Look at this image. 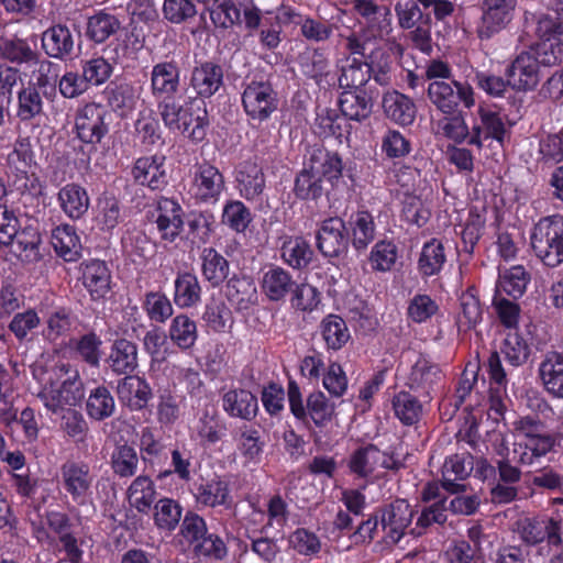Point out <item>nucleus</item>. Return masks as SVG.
<instances>
[{
    "mask_svg": "<svg viewBox=\"0 0 563 563\" xmlns=\"http://www.w3.org/2000/svg\"><path fill=\"white\" fill-rule=\"evenodd\" d=\"M413 511L405 499L391 503L383 512L382 526L394 542H398L412 519Z\"/></svg>",
    "mask_w": 563,
    "mask_h": 563,
    "instance_id": "obj_24",
    "label": "nucleus"
},
{
    "mask_svg": "<svg viewBox=\"0 0 563 563\" xmlns=\"http://www.w3.org/2000/svg\"><path fill=\"white\" fill-rule=\"evenodd\" d=\"M439 366L424 356H419L411 366L407 386L419 395L429 396L433 386L440 380Z\"/></svg>",
    "mask_w": 563,
    "mask_h": 563,
    "instance_id": "obj_21",
    "label": "nucleus"
},
{
    "mask_svg": "<svg viewBox=\"0 0 563 563\" xmlns=\"http://www.w3.org/2000/svg\"><path fill=\"white\" fill-rule=\"evenodd\" d=\"M555 445V438L545 431L536 438L515 443L516 460L522 465H533L542 456L547 455Z\"/></svg>",
    "mask_w": 563,
    "mask_h": 563,
    "instance_id": "obj_26",
    "label": "nucleus"
},
{
    "mask_svg": "<svg viewBox=\"0 0 563 563\" xmlns=\"http://www.w3.org/2000/svg\"><path fill=\"white\" fill-rule=\"evenodd\" d=\"M322 180L308 165L298 174L295 181V194L303 200H316L323 194Z\"/></svg>",
    "mask_w": 563,
    "mask_h": 563,
    "instance_id": "obj_63",
    "label": "nucleus"
},
{
    "mask_svg": "<svg viewBox=\"0 0 563 563\" xmlns=\"http://www.w3.org/2000/svg\"><path fill=\"white\" fill-rule=\"evenodd\" d=\"M538 373L544 389L556 398H563V353H545Z\"/></svg>",
    "mask_w": 563,
    "mask_h": 563,
    "instance_id": "obj_20",
    "label": "nucleus"
},
{
    "mask_svg": "<svg viewBox=\"0 0 563 563\" xmlns=\"http://www.w3.org/2000/svg\"><path fill=\"white\" fill-rule=\"evenodd\" d=\"M121 218L120 203L115 197L103 195L97 200L95 222L100 230L107 232L113 230Z\"/></svg>",
    "mask_w": 563,
    "mask_h": 563,
    "instance_id": "obj_50",
    "label": "nucleus"
},
{
    "mask_svg": "<svg viewBox=\"0 0 563 563\" xmlns=\"http://www.w3.org/2000/svg\"><path fill=\"white\" fill-rule=\"evenodd\" d=\"M107 111L97 103L84 106L77 113L75 128L77 136L87 144H98L109 132Z\"/></svg>",
    "mask_w": 563,
    "mask_h": 563,
    "instance_id": "obj_9",
    "label": "nucleus"
},
{
    "mask_svg": "<svg viewBox=\"0 0 563 563\" xmlns=\"http://www.w3.org/2000/svg\"><path fill=\"white\" fill-rule=\"evenodd\" d=\"M115 408L114 399L106 387H97L87 399V412L96 420L110 417Z\"/></svg>",
    "mask_w": 563,
    "mask_h": 563,
    "instance_id": "obj_59",
    "label": "nucleus"
},
{
    "mask_svg": "<svg viewBox=\"0 0 563 563\" xmlns=\"http://www.w3.org/2000/svg\"><path fill=\"white\" fill-rule=\"evenodd\" d=\"M223 73L220 66L205 63L192 70L191 86L201 97H211L222 85Z\"/></svg>",
    "mask_w": 563,
    "mask_h": 563,
    "instance_id": "obj_36",
    "label": "nucleus"
},
{
    "mask_svg": "<svg viewBox=\"0 0 563 563\" xmlns=\"http://www.w3.org/2000/svg\"><path fill=\"white\" fill-rule=\"evenodd\" d=\"M36 162L30 139H19L7 158V175L20 190L35 189Z\"/></svg>",
    "mask_w": 563,
    "mask_h": 563,
    "instance_id": "obj_6",
    "label": "nucleus"
},
{
    "mask_svg": "<svg viewBox=\"0 0 563 563\" xmlns=\"http://www.w3.org/2000/svg\"><path fill=\"white\" fill-rule=\"evenodd\" d=\"M446 261L444 246L441 241L431 239L421 249L418 260V269L424 277L437 275Z\"/></svg>",
    "mask_w": 563,
    "mask_h": 563,
    "instance_id": "obj_45",
    "label": "nucleus"
},
{
    "mask_svg": "<svg viewBox=\"0 0 563 563\" xmlns=\"http://www.w3.org/2000/svg\"><path fill=\"white\" fill-rule=\"evenodd\" d=\"M117 393L120 401L131 410L144 408L152 395L148 384L139 376H126L121 379Z\"/></svg>",
    "mask_w": 563,
    "mask_h": 563,
    "instance_id": "obj_29",
    "label": "nucleus"
},
{
    "mask_svg": "<svg viewBox=\"0 0 563 563\" xmlns=\"http://www.w3.org/2000/svg\"><path fill=\"white\" fill-rule=\"evenodd\" d=\"M0 55L12 63L29 65L37 53L27 41L12 37L0 38Z\"/></svg>",
    "mask_w": 563,
    "mask_h": 563,
    "instance_id": "obj_54",
    "label": "nucleus"
},
{
    "mask_svg": "<svg viewBox=\"0 0 563 563\" xmlns=\"http://www.w3.org/2000/svg\"><path fill=\"white\" fill-rule=\"evenodd\" d=\"M380 150L390 159L404 158L411 152V143L398 130L388 129L382 136Z\"/></svg>",
    "mask_w": 563,
    "mask_h": 563,
    "instance_id": "obj_60",
    "label": "nucleus"
},
{
    "mask_svg": "<svg viewBox=\"0 0 563 563\" xmlns=\"http://www.w3.org/2000/svg\"><path fill=\"white\" fill-rule=\"evenodd\" d=\"M530 282V275L521 265H516L499 275L498 287L507 295L518 298L523 295Z\"/></svg>",
    "mask_w": 563,
    "mask_h": 563,
    "instance_id": "obj_56",
    "label": "nucleus"
},
{
    "mask_svg": "<svg viewBox=\"0 0 563 563\" xmlns=\"http://www.w3.org/2000/svg\"><path fill=\"white\" fill-rule=\"evenodd\" d=\"M459 310L455 322L459 331H470L475 329L483 319V308L478 297L473 289H468L460 297Z\"/></svg>",
    "mask_w": 563,
    "mask_h": 563,
    "instance_id": "obj_41",
    "label": "nucleus"
},
{
    "mask_svg": "<svg viewBox=\"0 0 563 563\" xmlns=\"http://www.w3.org/2000/svg\"><path fill=\"white\" fill-rule=\"evenodd\" d=\"M104 93L108 106L121 118L133 112L140 97L137 90L128 82L111 84Z\"/></svg>",
    "mask_w": 563,
    "mask_h": 563,
    "instance_id": "obj_33",
    "label": "nucleus"
},
{
    "mask_svg": "<svg viewBox=\"0 0 563 563\" xmlns=\"http://www.w3.org/2000/svg\"><path fill=\"white\" fill-rule=\"evenodd\" d=\"M339 86L343 91L363 90L371 79V66L354 56H346L340 60Z\"/></svg>",
    "mask_w": 563,
    "mask_h": 563,
    "instance_id": "obj_23",
    "label": "nucleus"
},
{
    "mask_svg": "<svg viewBox=\"0 0 563 563\" xmlns=\"http://www.w3.org/2000/svg\"><path fill=\"white\" fill-rule=\"evenodd\" d=\"M156 487L154 482L145 475L133 479L128 488V500L132 508L139 512L147 514L156 499Z\"/></svg>",
    "mask_w": 563,
    "mask_h": 563,
    "instance_id": "obj_42",
    "label": "nucleus"
},
{
    "mask_svg": "<svg viewBox=\"0 0 563 563\" xmlns=\"http://www.w3.org/2000/svg\"><path fill=\"white\" fill-rule=\"evenodd\" d=\"M240 195L246 200L257 199L265 188V176L260 165L254 162L242 163L236 170Z\"/></svg>",
    "mask_w": 563,
    "mask_h": 563,
    "instance_id": "obj_28",
    "label": "nucleus"
},
{
    "mask_svg": "<svg viewBox=\"0 0 563 563\" xmlns=\"http://www.w3.org/2000/svg\"><path fill=\"white\" fill-rule=\"evenodd\" d=\"M57 199L62 210L70 219H80L89 209L87 190L77 184H67L58 191Z\"/></svg>",
    "mask_w": 563,
    "mask_h": 563,
    "instance_id": "obj_31",
    "label": "nucleus"
},
{
    "mask_svg": "<svg viewBox=\"0 0 563 563\" xmlns=\"http://www.w3.org/2000/svg\"><path fill=\"white\" fill-rule=\"evenodd\" d=\"M227 297L239 309H247L257 300V289L249 277H233L227 285Z\"/></svg>",
    "mask_w": 563,
    "mask_h": 563,
    "instance_id": "obj_48",
    "label": "nucleus"
},
{
    "mask_svg": "<svg viewBox=\"0 0 563 563\" xmlns=\"http://www.w3.org/2000/svg\"><path fill=\"white\" fill-rule=\"evenodd\" d=\"M170 340L181 350L190 349L198 339V330L195 320L186 314L176 316L169 325Z\"/></svg>",
    "mask_w": 563,
    "mask_h": 563,
    "instance_id": "obj_49",
    "label": "nucleus"
},
{
    "mask_svg": "<svg viewBox=\"0 0 563 563\" xmlns=\"http://www.w3.org/2000/svg\"><path fill=\"white\" fill-rule=\"evenodd\" d=\"M352 243L356 250H365L375 238L373 216L367 211L356 212L350 222Z\"/></svg>",
    "mask_w": 563,
    "mask_h": 563,
    "instance_id": "obj_52",
    "label": "nucleus"
},
{
    "mask_svg": "<svg viewBox=\"0 0 563 563\" xmlns=\"http://www.w3.org/2000/svg\"><path fill=\"white\" fill-rule=\"evenodd\" d=\"M224 188V177L217 167L210 164L197 167L190 186V192L197 201L213 205Z\"/></svg>",
    "mask_w": 563,
    "mask_h": 563,
    "instance_id": "obj_12",
    "label": "nucleus"
},
{
    "mask_svg": "<svg viewBox=\"0 0 563 563\" xmlns=\"http://www.w3.org/2000/svg\"><path fill=\"white\" fill-rule=\"evenodd\" d=\"M195 103L191 99L180 103L175 97L158 101L157 108L166 128L185 134L194 122Z\"/></svg>",
    "mask_w": 563,
    "mask_h": 563,
    "instance_id": "obj_17",
    "label": "nucleus"
},
{
    "mask_svg": "<svg viewBox=\"0 0 563 563\" xmlns=\"http://www.w3.org/2000/svg\"><path fill=\"white\" fill-rule=\"evenodd\" d=\"M530 244L543 265L551 268L560 266L563 263V217L541 218L531 230Z\"/></svg>",
    "mask_w": 563,
    "mask_h": 563,
    "instance_id": "obj_2",
    "label": "nucleus"
},
{
    "mask_svg": "<svg viewBox=\"0 0 563 563\" xmlns=\"http://www.w3.org/2000/svg\"><path fill=\"white\" fill-rule=\"evenodd\" d=\"M339 106L345 118L357 122L366 120L373 110V103L364 90L342 91Z\"/></svg>",
    "mask_w": 563,
    "mask_h": 563,
    "instance_id": "obj_39",
    "label": "nucleus"
},
{
    "mask_svg": "<svg viewBox=\"0 0 563 563\" xmlns=\"http://www.w3.org/2000/svg\"><path fill=\"white\" fill-rule=\"evenodd\" d=\"M477 114L482 122V128L485 129V139H493L503 145L507 129L500 113L488 107L479 106Z\"/></svg>",
    "mask_w": 563,
    "mask_h": 563,
    "instance_id": "obj_61",
    "label": "nucleus"
},
{
    "mask_svg": "<svg viewBox=\"0 0 563 563\" xmlns=\"http://www.w3.org/2000/svg\"><path fill=\"white\" fill-rule=\"evenodd\" d=\"M307 165L321 180L324 179L332 187L339 186L342 180L343 162L335 152H330L322 147L313 148Z\"/></svg>",
    "mask_w": 563,
    "mask_h": 563,
    "instance_id": "obj_18",
    "label": "nucleus"
},
{
    "mask_svg": "<svg viewBox=\"0 0 563 563\" xmlns=\"http://www.w3.org/2000/svg\"><path fill=\"white\" fill-rule=\"evenodd\" d=\"M515 532L522 543L534 547L547 542L559 548L563 543V521L560 515L523 517L516 522Z\"/></svg>",
    "mask_w": 563,
    "mask_h": 563,
    "instance_id": "obj_3",
    "label": "nucleus"
},
{
    "mask_svg": "<svg viewBox=\"0 0 563 563\" xmlns=\"http://www.w3.org/2000/svg\"><path fill=\"white\" fill-rule=\"evenodd\" d=\"M294 286L290 273L279 266L272 265L263 273L261 287L272 301L284 299Z\"/></svg>",
    "mask_w": 563,
    "mask_h": 563,
    "instance_id": "obj_34",
    "label": "nucleus"
},
{
    "mask_svg": "<svg viewBox=\"0 0 563 563\" xmlns=\"http://www.w3.org/2000/svg\"><path fill=\"white\" fill-rule=\"evenodd\" d=\"M107 363L117 374L132 373L137 367L136 345L125 339L114 341Z\"/></svg>",
    "mask_w": 563,
    "mask_h": 563,
    "instance_id": "obj_37",
    "label": "nucleus"
},
{
    "mask_svg": "<svg viewBox=\"0 0 563 563\" xmlns=\"http://www.w3.org/2000/svg\"><path fill=\"white\" fill-rule=\"evenodd\" d=\"M69 527L70 520L68 516L57 510L46 511L38 522H32V531L38 542L51 543L54 540L52 534L58 536L68 559L73 563H77L82 552L78 547L77 539L69 533Z\"/></svg>",
    "mask_w": 563,
    "mask_h": 563,
    "instance_id": "obj_4",
    "label": "nucleus"
},
{
    "mask_svg": "<svg viewBox=\"0 0 563 563\" xmlns=\"http://www.w3.org/2000/svg\"><path fill=\"white\" fill-rule=\"evenodd\" d=\"M82 283L93 300L104 298L110 291L111 274L104 262H87L82 268Z\"/></svg>",
    "mask_w": 563,
    "mask_h": 563,
    "instance_id": "obj_27",
    "label": "nucleus"
},
{
    "mask_svg": "<svg viewBox=\"0 0 563 563\" xmlns=\"http://www.w3.org/2000/svg\"><path fill=\"white\" fill-rule=\"evenodd\" d=\"M507 82L516 91L527 92L534 90L541 79L540 67L533 53L521 52L506 70Z\"/></svg>",
    "mask_w": 563,
    "mask_h": 563,
    "instance_id": "obj_11",
    "label": "nucleus"
},
{
    "mask_svg": "<svg viewBox=\"0 0 563 563\" xmlns=\"http://www.w3.org/2000/svg\"><path fill=\"white\" fill-rule=\"evenodd\" d=\"M242 103L251 119L262 122L277 110L278 100L269 84L252 81L243 91Z\"/></svg>",
    "mask_w": 563,
    "mask_h": 563,
    "instance_id": "obj_8",
    "label": "nucleus"
},
{
    "mask_svg": "<svg viewBox=\"0 0 563 563\" xmlns=\"http://www.w3.org/2000/svg\"><path fill=\"white\" fill-rule=\"evenodd\" d=\"M174 287V302L178 308H190L200 301L201 287L195 274H178Z\"/></svg>",
    "mask_w": 563,
    "mask_h": 563,
    "instance_id": "obj_43",
    "label": "nucleus"
},
{
    "mask_svg": "<svg viewBox=\"0 0 563 563\" xmlns=\"http://www.w3.org/2000/svg\"><path fill=\"white\" fill-rule=\"evenodd\" d=\"M13 385V374L0 366V423L5 427H11L16 421V409L10 398Z\"/></svg>",
    "mask_w": 563,
    "mask_h": 563,
    "instance_id": "obj_53",
    "label": "nucleus"
},
{
    "mask_svg": "<svg viewBox=\"0 0 563 563\" xmlns=\"http://www.w3.org/2000/svg\"><path fill=\"white\" fill-rule=\"evenodd\" d=\"M250 209L240 200H229L224 203L222 223L238 233L244 232L252 222Z\"/></svg>",
    "mask_w": 563,
    "mask_h": 563,
    "instance_id": "obj_55",
    "label": "nucleus"
},
{
    "mask_svg": "<svg viewBox=\"0 0 563 563\" xmlns=\"http://www.w3.org/2000/svg\"><path fill=\"white\" fill-rule=\"evenodd\" d=\"M316 240L317 247L324 256H339L347 247L344 221L338 217L323 220L317 232Z\"/></svg>",
    "mask_w": 563,
    "mask_h": 563,
    "instance_id": "obj_14",
    "label": "nucleus"
},
{
    "mask_svg": "<svg viewBox=\"0 0 563 563\" xmlns=\"http://www.w3.org/2000/svg\"><path fill=\"white\" fill-rule=\"evenodd\" d=\"M180 87V69L175 62H161L151 71V91L158 100L175 98Z\"/></svg>",
    "mask_w": 563,
    "mask_h": 563,
    "instance_id": "obj_15",
    "label": "nucleus"
},
{
    "mask_svg": "<svg viewBox=\"0 0 563 563\" xmlns=\"http://www.w3.org/2000/svg\"><path fill=\"white\" fill-rule=\"evenodd\" d=\"M431 103L443 114H454L460 103L467 109L475 106V92L467 82L456 80L431 81L428 86Z\"/></svg>",
    "mask_w": 563,
    "mask_h": 563,
    "instance_id": "obj_5",
    "label": "nucleus"
},
{
    "mask_svg": "<svg viewBox=\"0 0 563 563\" xmlns=\"http://www.w3.org/2000/svg\"><path fill=\"white\" fill-rule=\"evenodd\" d=\"M282 258L292 268H303L312 260L313 251L301 236H287L282 244Z\"/></svg>",
    "mask_w": 563,
    "mask_h": 563,
    "instance_id": "obj_44",
    "label": "nucleus"
},
{
    "mask_svg": "<svg viewBox=\"0 0 563 563\" xmlns=\"http://www.w3.org/2000/svg\"><path fill=\"white\" fill-rule=\"evenodd\" d=\"M517 0H484L483 14L476 26L481 38H490L511 20Z\"/></svg>",
    "mask_w": 563,
    "mask_h": 563,
    "instance_id": "obj_13",
    "label": "nucleus"
},
{
    "mask_svg": "<svg viewBox=\"0 0 563 563\" xmlns=\"http://www.w3.org/2000/svg\"><path fill=\"white\" fill-rule=\"evenodd\" d=\"M473 456L470 454H454L449 456L442 466V486L451 493L464 488L457 483L465 479L473 471Z\"/></svg>",
    "mask_w": 563,
    "mask_h": 563,
    "instance_id": "obj_25",
    "label": "nucleus"
},
{
    "mask_svg": "<svg viewBox=\"0 0 563 563\" xmlns=\"http://www.w3.org/2000/svg\"><path fill=\"white\" fill-rule=\"evenodd\" d=\"M34 379L40 388L36 397L54 415H63L62 428L71 438L82 440L87 422L76 410L82 397V384L79 373L68 363L51 355H41L32 366Z\"/></svg>",
    "mask_w": 563,
    "mask_h": 563,
    "instance_id": "obj_1",
    "label": "nucleus"
},
{
    "mask_svg": "<svg viewBox=\"0 0 563 563\" xmlns=\"http://www.w3.org/2000/svg\"><path fill=\"white\" fill-rule=\"evenodd\" d=\"M132 176L136 184L152 190H159L167 184L165 156H143L135 161Z\"/></svg>",
    "mask_w": 563,
    "mask_h": 563,
    "instance_id": "obj_16",
    "label": "nucleus"
},
{
    "mask_svg": "<svg viewBox=\"0 0 563 563\" xmlns=\"http://www.w3.org/2000/svg\"><path fill=\"white\" fill-rule=\"evenodd\" d=\"M501 353L510 365L517 367L528 361L530 347L517 332H509L504 341Z\"/></svg>",
    "mask_w": 563,
    "mask_h": 563,
    "instance_id": "obj_64",
    "label": "nucleus"
},
{
    "mask_svg": "<svg viewBox=\"0 0 563 563\" xmlns=\"http://www.w3.org/2000/svg\"><path fill=\"white\" fill-rule=\"evenodd\" d=\"M202 275L213 286L220 285L229 274L228 261L212 247H206L201 254Z\"/></svg>",
    "mask_w": 563,
    "mask_h": 563,
    "instance_id": "obj_51",
    "label": "nucleus"
},
{
    "mask_svg": "<svg viewBox=\"0 0 563 563\" xmlns=\"http://www.w3.org/2000/svg\"><path fill=\"white\" fill-rule=\"evenodd\" d=\"M41 235L35 228L26 227L22 231L18 230L12 243V252L23 262H33L40 257L38 246Z\"/></svg>",
    "mask_w": 563,
    "mask_h": 563,
    "instance_id": "obj_47",
    "label": "nucleus"
},
{
    "mask_svg": "<svg viewBox=\"0 0 563 563\" xmlns=\"http://www.w3.org/2000/svg\"><path fill=\"white\" fill-rule=\"evenodd\" d=\"M222 408L232 418L252 420L258 411V402L251 391L236 388L223 394Z\"/></svg>",
    "mask_w": 563,
    "mask_h": 563,
    "instance_id": "obj_22",
    "label": "nucleus"
},
{
    "mask_svg": "<svg viewBox=\"0 0 563 563\" xmlns=\"http://www.w3.org/2000/svg\"><path fill=\"white\" fill-rule=\"evenodd\" d=\"M383 109L387 118L399 125H410L416 118V106L412 100L398 92L389 91L383 97Z\"/></svg>",
    "mask_w": 563,
    "mask_h": 563,
    "instance_id": "obj_32",
    "label": "nucleus"
},
{
    "mask_svg": "<svg viewBox=\"0 0 563 563\" xmlns=\"http://www.w3.org/2000/svg\"><path fill=\"white\" fill-rule=\"evenodd\" d=\"M322 339L329 350L338 351L350 340L351 334L345 321L336 316H327L320 324Z\"/></svg>",
    "mask_w": 563,
    "mask_h": 563,
    "instance_id": "obj_46",
    "label": "nucleus"
},
{
    "mask_svg": "<svg viewBox=\"0 0 563 563\" xmlns=\"http://www.w3.org/2000/svg\"><path fill=\"white\" fill-rule=\"evenodd\" d=\"M195 499L205 507H229L232 503L229 483L221 477H213L196 487Z\"/></svg>",
    "mask_w": 563,
    "mask_h": 563,
    "instance_id": "obj_30",
    "label": "nucleus"
},
{
    "mask_svg": "<svg viewBox=\"0 0 563 563\" xmlns=\"http://www.w3.org/2000/svg\"><path fill=\"white\" fill-rule=\"evenodd\" d=\"M396 417L405 424L416 423L422 415V405L408 391H399L393 399Z\"/></svg>",
    "mask_w": 563,
    "mask_h": 563,
    "instance_id": "obj_57",
    "label": "nucleus"
},
{
    "mask_svg": "<svg viewBox=\"0 0 563 563\" xmlns=\"http://www.w3.org/2000/svg\"><path fill=\"white\" fill-rule=\"evenodd\" d=\"M42 46L51 57L64 58L68 56L74 48L70 30L64 25H54L47 29L42 36Z\"/></svg>",
    "mask_w": 563,
    "mask_h": 563,
    "instance_id": "obj_38",
    "label": "nucleus"
},
{
    "mask_svg": "<svg viewBox=\"0 0 563 563\" xmlns=\"http://www.w3.org/2000/svg\"><path fill=\"white\" fill-rule=\"evenodd\" d=\"M183 213L181 206L175 200L168 198L159 200L156 224L162 240L174 242L180 234L184 227Z\"/></svg>",
    "mask_w": 563,
    "mask_h": 563,
    "instance_id": "obj_19",
    "label": "nucleus"
},
{
    "mask_svg": "<svg viewBox=\"0 0 563 563\" xmlns=\"http://www.w3.org/2000/svg\"><path fill=\"white\" fill-rule=\"evenodd\" d=\"M398 257L397 246L393 242L379 241L369 253V264L373 271L389 272Z\"/></svg>",
    "mask_w": 563,
    "mask_h": 563,
    "instance_id": "obj_62",
    "label": "nucleus"
},
{
    "mask_svg": "<svg viewBox=\"0 0 563 563\" xmlns=\"http://www.w3.org/2000/svg\"><path fill=\"white\" fill-rule=\"evenodd\" d=\"M353 9L376 27L380 35H388L393 31L391 11L386 5H378L373 0H353Z\"/></svg>",
    "mask_w": 563,
    "mask_h": 563,
    "instance_id": "obj_35",
    "label": "nucleus"
},
{
    "mask_svg": "<svg viewBox=\"0 0 563 563\" xmlns=\"http://www.w3.org/2000/svg\"><path fill=\"white\" fill-rule=\"evenodd\" d=\"M56 253L67 262H74L80 256L81 243L74 227L63 224L52 232L51 241Z\"/></svg>",
    "mask_w": 563,
    "mask_h": 563,
    "instance_id": "obj_40",
    "label": "nucleus"
},
{
    "mask_svg": "<svg viewBox=\"0 0 563 563\" xmlns=\"http://www.w3.org/2000/svg\"><path fill=\"white\" fill-rule=\"evenodd\" d=\"M62 484L74 503L87 505L91 501L93 475L82 462L68 461L60 467Z\"/></svg>",
    "mask_w": 563,
    "mask_h": 563,
    "instance_id": "obj_7",
    "label": "nucleus"
},
{
    "mask_svg": "<svg viewBox=\"0 0 563 563\" xmlns=\"http://www.w3.org/2000/svg\"><path fill=\"white\" fill-rule=\"evenodd\" d=\"M183 509L172 498H162L154 506V522L163 530H174L179 523Z\"/></svg>",
    "mask_w": 563,
    "mask_h": 563,
    "instance_id": "obj_58",
    "label": "nucleus"
},
{
    "mask_svg": "<svg viewBox=\"0 0 563 563\" xmlns=\"http://www.w3.org/2000/svg\"><path fill=\"white\" fill-rule=\"evenodd\" d=\"M349 466L353 473L366 477L378 474L380 470H398L401 463L394 455L380 451L375 445H366L351 455Z\"/></svg>",
    "mask_w": 563,
    "mask_h": 563,
    "instance_id": "obj_10",
    "label": "nucleus"
}]
</instances>
